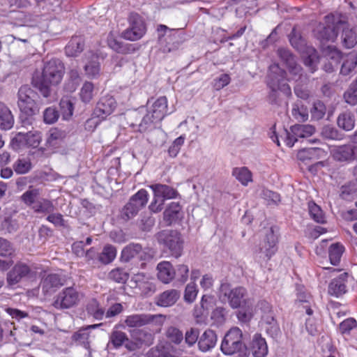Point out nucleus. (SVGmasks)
Wrapping results in <instances>:
<instances>
[{"label": "nucleus", "mask_w": 357, "mask_h": 357, "mask_svg": "<svg viewBox=\"0 0 357 357\" xmlns=\"http://www.w3.org/2000/svg\"><path fill=\"white\" fill-rule=\"evenodd\" d=\"M65 74L64 63L59 59H51L45 62L40 77L33 78V84L45 98L50 96V87L59 85Z\"/></svg>", "instance_id": "f257e3e1"}, {"label": "nucleus", "mask_w": 357, "mask_h": 357, "mask_svg": "<svg viewBox=\"0 0 357 357\" xmlns=\"http://www.w3.org/2000/svg\"><path fill=\"white\" fill-rule=\"evenodd\" d=\"M153 257V249L144 248L139 243H130L122 249L119 259L122 263H132L135 267L144 269Z\"/></svg>", "instance_id": "f03ea898"}, {"label": "nucleus", "mask_w": 357, "mask_h": 357, "mask_svg": "<svg viewBox=\"0 0 357 357\" xmlns=\"http://www.w3.org/2000/svg\"><path fill=\"white\" fill-rule=\"evenodd\" d=\"M325 25L319 24L316 36L321 41H334L338 32L343 27L344 20L340 15L330 14L325 17Z\"/></svg>", "instance_id": "7ed1b4c3"}, {"label": "nucleus", "mask_w": 357, "mask_h": 357, "mask_svg": "<svg viewBox=\"0 0 357 357\" xmlns=\"http://www.w3.org/2000/svg\"><path fill=\"white\" fill-rule=\"evenodd\" d=\"M165 317L162 314H133L126 317L124 323L129 328H140L152 325L155 326L153 333H158L164 323Z\"/></svg>", "instance_id": "20e7f679"}, {"label": "nucleus", "mask_w": 357, "mask_h": 357, "mask_svg": "<svg viewBox=\"0 0 357 357\" xmlns=\"http://www.w3.org/2000/svg\"><path fill=\"white\" fill-rule=\"evenodd\" d=\"M37 93L28 85L22 86L18 91V107L21 112L27 116L38 113L39 108L36 102Z\"/></svg>", "instance_id": "39448f33"}, {"label": "nucleus", "mask_w": 357, "mask_h": 357, "mask_svg": "<svg viewBox=\"0 0 357 357\" xmlns=\"http://www.w3.org/2000/svg\"><path fill=\"white\" fill-rule=\"evenodd\" d=\"M167 106L168 101L167 97H159L143 117L140 126H144L146 128L160 122L168 114Z\"/></svg>", "instance_id": "423d86ee"}, {"label": "nucleus", "mask_w": 357, "mask_h": 357, "mask_svg": "<svg viewBox=\"0 0 357 357\" xmlns=\"http://www.w3.org/2000/svg\"><path fill=\"white\" fill-rule=\"evenodd\" d=\"M129 26L121 33V38L130 41L141 39L146 32V24L142 16L131 13L128 18Z\"/></svg>", "instance_id": "0eeeda50"}, {"label": "nucleus", "mask_w": 357, "mask_h": 357, "mask_svg": "<svg viewBox=\"0 0 357 357\" xmlns=\"http://www.w3.org/2000/svg\"><path fill=\"white\" fill-rule=\"evenodd\" d=\"M158 241L168 249L172 256L178 258L182 255L183 241L177 231H164L160 233Z\"/></svg>", "instance_id": "6e6552de"}, {"label": "nucleus", "mask_w": 357, "mask_h": 357, "mask_svg": "<svg viewBox=\"0 0 357 357\" xmlns=\"http://www.w3.org/2000/svg\"><path fill=\"white\" fill-rule=\"evenodd\" d=\"M243 333L241 329L237 327L231 328L225 335L220 349L225 355H233L240 351L243 347Z\"/></svg>", "instance_id": "1a4fd4ad"}, {"label": "nucleus", "mask_w": 357, "mask_h": 357, "mask_svg": "<svg viewBox=\"0 0 357 357\" xmlns=\"http://www.w3.org/2000/svg\"><path fill=\"white\" fill-rule=\"evenodd\" d=\"M79 300L80 294L76 289L66 287L57 295L53 305L56 309H68L77 305Z\"/></svg>", "instance_id": "9d476101"}, {"label": "nucleus", "mask_w": 357, "mask_h": 357, "mask_svg": "<svg viewBox=\"0 0 357 357\" xmlns=\"http://www.w3.org/2000/svg\"><path fill=\"white\" fill-rule=\"evenodd\" d=\"M31 273V268L27 264L17 261L7 273L6 280L9 285H15L23 279L29 278Z\"/></svg>", "instance_id": "9b49d317"}, {"label": "nucleus", "mask_w": 357, "mask_h": 357, "mask_svg": "<svg viewBox=\"0 0 357 357\" xmlns=\"http://www.w3.org/2000/svg\"><path fill=\"white\" fill-rule=\"evenodd\" d=\"M278 54L283 63L287 67L289 73L293 76L291 79L301 78L302 68L297 64L294 56L286 49H279Z\"/></svg>", "instance_id": "f8f14e48"}, {"label": "nucleus", "mask_w": 357, "mask_h": 357, "mask_svg": "<svg viewBox=\"0 0 357 357\" xmlns=\"http://www.w3.org/2000/svg\"><path fill=\"white\" fill-rule=\"evenodd\" d=\"M107 43L108 47L113 51L121 54H132L139 50V47H137L133 44L125 43L119 40L113 31H110L108 33Z\"/></svg>", "instance_id": "ddd939ff"}, {"label": "nucleus", "mask_w": 357, "mask_h": 357, "mask_svg": "<svg viewBox=\"0 0 357 357\" xmlns=\"http://www.w3.org/2000/svg\"><path fill=\"white\" fill-rule=\"evenodd\" d=\"M107 43L108 47L113 51L121 54H132L139 50V47H137L133 44L125 43L119 40L113 31H110L108 33Z\"/></svg>", "instance_id": "4468645a"}, {"label": "nucleus", "mask_w": 357, "mask_h": 357, "mask_svg": "<svg viewBox=\"0 0 357 357\" xmlns=\"http://www.w3.org/2000/svg\"><path fill=\"white\" fill-rule=\"evenodd\" d=\"M349 274L344 272L331 280L328 285L330 295L340 297L347 291Z\"/></svg>", "instance_id": "2eb2a0df"}, {"label": "nucleus", "mask_w": 357, "mask_h": 357, "mask_svg": "<svg viewBox=\"0 0 357 357\" xmlns=\"http://www.w3.org/2000/svg\"><path fill=\"white\" fill-rule=\"evenodd\" d=\"M221 290L224 292V295L227 297L229 303L232 308L240 307L246 294V289L242 287L229 289L228 285L225 284L222 286Z\"/></svg>", "instance_id": "dca6fc26"}, {"label": "nucleus", "mask_w": 357, "mask_h": 357, "mask_svg": "<svg viewBox=\"0 0 357 357\" xmlns=\"http://www.w3.org/2000/svg\"><path fill=\"white\" fill-rule=\"evenodd\" d=\"M116 105V101L112 96H103L97 103L95 114L98 118L105 119L115 110Z\"/></svg>", "instance_id": "f3484780"}, {"label": "nucleus", "mask_w": 357, "mask_h": 357, "mask_svg": "<svg viewBox=\"0 0 357 357\" xmlns=\"http://www.w3.org/2000/svg\"><path fill=\"white\" fill-rule=\"evenodd\" d=\"M156 270L158 279L164 284H169L176 278V270L169 261L158 263Z\"/></svg>", "instance_id": "a211bd4d"}, {"label": "nucleus", "mask_w": 357, "mask_h": 357, "mask_svg": "<svg viewBox=\"0 0 357 357\" xmlns=\"http://www.w3.org/2000/svg\"><path fill=\"white\" fill-rule=\"evenodd\" d=\"M149 188L152 190L154 196L161 197V200H164V202L166 199H175L179 196L178 192L175 188L165 184L155 183L149 185Z\"/></svg>", "instance_id": "6ab92c4d"}, {"label": "nucleus", "mask_w": 357, "mask_h": 357, "mask_svg": "<svg viewBox=\"0 0 357 357\" xmlns=\"http://www.w3.org/2000/svg\"><path fill=\"white\" fill-rule=\"evenodd\" d=\"M327 152L323 149L317 147L305 148L300 150L297 153V158L303 162L314 161L324 158Z\"/></svg>", "instance_id": "aec40b11"}, {"label": "nucleus", "mask_w": 357, "mask_h": 357, "mask_svg": "<svg viewBox=\"0 0 357 357\" xmlns=\"http://www.w3.org/2000/svg\"><path fill=\"white\" fill-rule=\"evenodd\" d=\"M218 340L215 332L211 329L206 330L199 337L198 347L202 351H210L216 345Z\"/></svg>", "instance_id": "412c9836"}, {"label": "nucleus", "mask_w": 357, "mask_h": 357, "mask_svg": "<svg viewBox=\"0 0 357 357\" xmlns=\"http://www.w3.org/2000/svg\"><path fill=\"white\" fill-rule=\"evenodd\" d=\"M181 216L182 206L179 202H171L163 212V220L167 225L176 222Z\"/></svg>", "instance_id": "4be33fe9"}, {"label": "nucleus", "mask_w": 357, "mask_h": 357, "mask_svg": "<svg viewBox=\"0 0 357 357\" xmlns=\"http://www.w3.org/2000/svg\"><path fill=\"white\" fill-rule=\"evenodd\" d=\"M179 297V291L174 289H168L157 297L155 304L161 307H170L176 303Z\"/></svg>", "instance_id": "5701e85b"}, {"label": "nucleus", "mask_w": 357, "mask_h": 357, "mask_svg": "<svg viewBox=\"0 0 357 357\" xmlns=\"http://www.w3.org/2000/svg\"><path fill=\"white\" fill-rule=\"evenodd\" d=\"M250 349L255 357H265L268 353V345L266 339L260 334L256 333L252 338Z\"/></svg>", "instance_id": "b1692460"}, {"label": "nucleus", "mask_w": 357, "mask_h": 357, "mask_svg": "<svg viewBox=\"0 0 357 357\" xmlns=\"http://www.w3.org/2000/svg\"><path fill=\"white\" fill-rule=\"evenodd\" d=\"M89 337L90 332L86 331V328L82 327L72 335L71 339L89 351L88 357H92Z\"/></svg>", "instance_id": "393cba45"}, {"label": "nucleus", "mask_w": 357, "mask_h": 357, "mask_svg": "<svg viewBox=\"0 0 357 357\" xmlns=\"http://www.w3.org/2000/svg\"><path fill=\"white\" fill-rule=\"evenodd\" d=\"M90 60L84 66V71L86 76L93 79L98 77L100 74V63L99 56L97 54L91 52Z\"/></svg>", "instance_id": "a878e982"}, {"label": "nucleus", "mask_w": 357, "mask_h": 357, "mask_svg": "<svg viewBox=\"0 0 357 357\" xmlns=\"http://www.w3.org/2000/svg\"><path fill=\"white\" fill-rule=\"evenodd\" d=\"M14 125V117L10 109L3 103L0 102V129L8 130Z\"/></svg>", "instance_id": "bb28decb"}, {"label": "nucleus", "mask_w": 357, "mask_h": 357, "mask_svg": "<svg viewBox=\"0 0 357 357\" xmlns=\"http://www.w3.org/2000/svg\"><path fill=\"white\" fill-rule=\"evenodd\" d=\"M84 47V40L81 36H73L65 47V52L68 56H77L80 54Z\"/></svg>", "instance_id": "cd10ccee"}, {"label": "nucleus", "mask_w": 357, "mask_h": 357, "mask_svg": "<svg viewBox=\"0 0 357 357\" xmlns=\"http://www.w3.org/2000/svg\"><path fill=\"white\" fill-rule=\"evenodd\" d=\"M333 156L337 161H351L354 159V150L351 145H343L333 151Z\"/></svg>", "instance_id": "c85d7f7f"}, {"label": "nucleus", "mask_w": 357, "mask_h": 357, "mask_svg": "<svg viewBox=\"0 0 357 357\" xmlns=\"http://www.w3.org/2000/svg\"><path fill=\"white\" fill-rule=\"evenodd\" d=\"M344 251L345 248L341 243H332L328 250L331 264L333 266H337Z\"/></svg>", "instance_id": "c756f323"}, {"label": "nucleus", "mask_w": 357, "mask_h": 357, "mask_svg": "<svg viewBox=\"0 0 357 357\" xmlns=\"http://www.w3.org/2000/svg\"><path fill=\"white\" fill-rule=\"evenodd\" d=\"M347 23L344 20V24L342 29V39L343 45L347 48H352L357 44V30L356 29L346 28Z\"/></svg>", "instance_id": "7c9ffc66"}, {"label": "nucleus", "mask_w": 357, "mask_h": 357, "mask_svg": "<svg viewBox=\"0 0 357 357\" xmlns=\"http://www.w3.org/2000/svg\"><path fill=\"white\" fill-rule=\"evenodd\" d=\"M357 65V52H351L347 54L342 64L340 73L343 75H349Z\"/></svg>", "instance_id": "2f4dec72"}, {"label": "nucleus", "mask_w": 357, "mask_h": 357, "mask_svg": "<svg viewBox=\"0 0 357 357\" xmlns=\"http://www.w3.org/2000/svg\"><path fill=\"white\" fill-rule=\"evenodd\" d=\"M355 116L351 112L340 114L337 118V126L347 131L351 130L355 126Z\"/></svg>", "instance_id": "473e14b6"}, {"label": "nucleus", "mask_w": 357, "mask_h": 357, "mask_svg": "<svg viewBox=\"0 0 357 357\" xmlns=\"http://www.w3.org/2000/svg\"><path fill=\"white\" fill-rule=\"evenodd\" d=\"M132 338L140 345L151 344L153 342V334L144 329H134L130 331Z\"/></svg>", "instance_id": "72a5a7b5"}, {"label": "nucleus", "mask_w": 357, "mask_h": 357, "mask_svg": "<svg viewBox=\"0 0 357 357\" xmlns=\"http://www.w3.org/2000/svg\"><path fill=\"white\" fill-rule=\"evenodd\" d=\"M232 175L244 186L252 181V174L246 167L234 168Z\"/></svg>", "instance_id": "f704fd0d"}, {"label": "nucleus", "mask_w": 357, "mask_h": 357, "mask_svg": "<svg viewBox=\"0 0 357 357\" xmlns=\"http://www.w3.org/2000/svg\"><path fill=\"white\" fill-rule=\"evenodd\" d=\"M119 326L116 325L112 330L110 336L109 342L115 349H118L123 346L126 342H128V337L125 332L119 331Z\"/></svg>", "instance_id": "c9c22d12"}, {"label": "nucleus", "mask_w": 357, "mask_h": 357, "mask_svg": "<svg viewBox=\"0 0 357 357\" xmlns=\"http://www.w3.org/2000/svg\"><path fill=\"white\" fill-rule=\"evenodd\" d=\"M130 277L129 273L124 268L116 267L112 269L108 273L109 280L119 284H126Z\"/></svg>", "instance_id": "e433bc0d"}, {"label": "nucleus", "mask_w": 357, "mask_h": 357, "mask_svg": "<svg viewBox=\"0 0 357 357\" xmlns=\"http://www.w3.org/2000/svg\"><path fill=\"white\" fill-rule=\"evenodd\" d=\"M66 137L65 132L58 128H52L50 129L45 142L47 147L55 146L59 141H61Z\"/></svg>", "instance_id": "4c0bfd02"}, {"label": "nucleus", "mask_w": 357, "mask_h": 357, "mask_svg": "<svg viewBox=\"0 0 357 357\" xmlns=\"http://www.w3.org/2000/svg\"><path fill=\"white\" fill-rule=\"evenodd\" d=\"M54 209L52 202L45 198L38 199L32 206V210L36 213L47 214L54 212Z\"/></svg>", "instance_id": "58836bf2"}, {"label": "nucleus", "mask_w": 357, "mask_h": 357, "mask_svg": "<svg viewBox=\"0 0 357 357\" xmlns=\"http://www.w3.org/2000/svg\"><path fill=\"white\" fill-rule=\"evenodd\" d=\"M116 248L110 244L104 246L102 251L98 256V260L103 264H109L112 263L116 257Z\"/></svg>", "instance_id": "ea45409f"}, {"label": "nucleus", "mask_w": 357, "mask_h": 357, "mask_svg": "<svg viewBox=\"0 0 357 357\" xmlns=\"http://www.w3.org/2000/svg\"><path fill=\"white\" fill-rule=\"evenodd\" d=\"M149 198V192L145 189L139 190L135 194L130 197V202L142 210L147 204Z\"/></svg>", "instance_id": "a19ab883"}, {"label": "nucleus", "mask_w": 357, "mask_h": 357, "mask_svg": "<svg viewBox=\"0 0 357 357\" xmlns=\"http://www.w3.org/2000/svg\"><path fill=\"white\" fill-rule=\"evenodd\" d=\"M291 130L298 139L299 138H305L312 135L315 132V128L311 125L296 124L291 127Z\"/></svg>", "instance_id": "79ce46f5"}, {"label": "nucleus", "mask_w": 357, "mask_h": 357, "mask_svg": "<svg viewBox=\"0 0 357 357\" xmlns=\"http://www.w3.org/2000/svg\"><path fill=\"white\" fill-rule=\"evenodd\" d=\"M140 210L134 205L132 202L128 203L121 208L119 213V218L122 220L127 222L135 217Z\"/></svg>", "instance_id": "37998d69"}, {"label": "nucleus", "mask_w": 357, "mask_h": 357, "mask_svg": "<svg viewBox=\"0 0 357 357\" xmlns=\"http://www.w3.org/2000/svg\"><path fill=\"white\" fill-rule=\"evenodd\" d=\"M308 210L311 218L317 223L324 224L326 222L324 213L321 207L314 202H308Z\"/></svg>", "instance_id": "c03bdc74"}, {"label": "nucleus", "mask_w": 357, "mask_h": 357, "mask_svg": "<svg viewBox=\"0 0 357 357\" xmlns=\"http://www.w3.org/2000/svg\"><path fill=\"white\" fill-rule=\"evenodd\" d=\"M60 112L64 120H68L73 114L74 104L68 98H63L59 102Z\"/></svg>", "instance_id": "a18cd8bd"}, {"label": "nucleus", "mask_w": 357, "mask_h": 357, "mask_svg": "<svg viewBox=\"0 0 357 357\" xmlns=\"http://www.w3.org/2000/svg\"><path fill=\"white\" fill-rule=\"evenodd\" d=\"M40 195V191L37 188H29L25 191L21 196V200L27 206L32 208Z\"/></svg>", "instance_id": "49530a36"}, {"label": "nucleus", "mask_w": 357, "mask_h": 357, "mask_svg": "<svg viewBox=\"0 0 357 357\" xmlns=\"http://www.w3.org/2000/svg\"><path fill=\"white\" fill-rule=\"evenodd\" d=\"M324 55L327 60L333 62L336 66H338L342 59V52L334 46H328L324 50Z\"/></svg>", "instance_id": "de8ad7c7"}, {"label": "nucleus", "mask_w": 357, "mask_h": 357, "mask_svg": "<svg viewBox=\"0 0 357 357\" xmlns=\"http://www.w3.org/2000/svg\"><path fill=\"white\" fill-rule=\"evenodd\" d=\"M94 85L91 82H85L81 88L79 96L82 102H89L93 97Z\"/></svg>", "instance_id": "09e8293b"}, {"label": "nucleus", "mask_w": 357, "mask_h": 357, "mask_svg": "<svg viewBox=\"0 0 357 357\" xmlns=\"http://www.w3.org/2000/svg\"><path fill=\"white\" fill-rule=\"evenodd\" d=\"M236 2V11L239 14H246L257 6V0H234Z\"/></svg>", "instance_id": "8fccbe9b"}, {"label": "nucleus", "mask_w": 357, "mask_h": 357, "mask_svg": "<svg viewBox=\"0 0 357 357\" xmlns=\"http://www.w3.org/2000/svg\"><path fill=\"white\" fill-rule=\"evenodd\" d=\"M280 229L276 226L269 228V254H274L277 250V244L279 242Z\"/></svg>", "instance_id": "3c124183"}, {"label": "nucleus", "mask_w": 357, "mask_h": 357, "mask_svg": "<svg viewBox=\"0 0 357 357\" xmlns=\"http://www.w3.org/2000/svg\"><path fill=\"white\" fill-rule=\"evenodd\" d=\"M13 169L17 174H24L31 169V162L27 158H19L13 164Z\"/></svg>", "instance_id": "603ef678"}, {"label": "nucleus", "mask_w": 357, "mask_h": 357, "mask_svg": "<svg viewBox=\"0 0 357 357\" xmlns=\"http://www.w3.org/2000/svg\"><path fill=\"white\" fill-rule=\"evenodd\" d=\"M86 310L95 319L102 320L105 316V310L96 300L87 305Z\"/></svg>", "instance_id": "864d4df0"}, {"label": "nucleus", "mask_w": 357, "mask_h": 357, "mask_svg": "<svg viewBox=\"0 0 357 357\" xmlns=\"http://www.w3.org/2000/svg\"><path fill=\"white\" fill-rule=\"evenodd\" d=\"M167 338L172 343L179 344L183 340V334L181 331L174 326L169 327L166 331Z\"/></svg>", "instance_id": "5fc2aeb1"}, {"label": "nucleus", "mask_w": 357, "mask_h": 357, "mask_svg": "<svg viewBox=\"0 0 357 357\" xmlns=\"http://www.w3.org/2000/svg\"><path fill=\"white\" fill-rule=\"evenodd\" d=\"M26 147L36 148L42 141V134L39 131L28 132L26 133Z\"/></svg>", "instance_id": "6e6d98bb"}, {"label": "nucleus", "mask_w": 357, "mask_h": 357, "mask_svg": "<svg viewBox=\"0 0 357 357\" xmlns=\"http://www.w3.org/2000/svg\"><path fill=\"white\" fill-rule=\"evenodd\" d=\"M293 116L298 121H305L308 119V111L306 107L296 104L292 109Z\"/></svg>", "instance_id": "4d7b16f0"}, {"label": "nucleus", "mask_w": 357, "mask_h": 357, "mask_svg": "<svg viewBox=\"0 0 357 357\" xmlns=\"http://www.w3.org/2000/svg\"><path fill=\"white\" fill-rule=\"evenodd\" d=\"M356 328H357L356 319L348 318L340 324L339 330L342 335H349L351 331Z\"/></svg>", "instance_id": "13d9d810"}, {"label": "nucleus", "mask_w": 357, "mask_h": 357, "mask_svg": "<svg viewBox=\"0 0 357 357\" xmlns=\"http://www.w3.org/2000/svg\"><path fill=\"white\" fill-rule=\"evenodd\" d=\"M198 290L195 282L187 284L184 292V300L188 303H192L197 298Z\"/></svg>", "instance_id": "bf43d9fd"}, {"label": "nucleus", "mask_w": 357, "mask_h": 357, "mask_svg": "<svg viewBox=\"0 0 357 357\" xmlns=\"http://www.w3.org/2000/svg\"><path fill=\"white\" fill-rule=\"evenodd\" d=\"M59 112L56 108L49 107L43 112V121L47 124H52L59 119Z\"/></svg>", "instance_id": "052dcab7"}, {"label": "nucleus", "mask_w": 357, "mask_h": 357, "mask_svg": "<svg viewBox=\"0 0 357 357\" xmlns=\"http://www.w3.org/2000/svg\"><path fill=\"white\" fill-rule=\"evenodd\" d=\"M189 276V268L185 264H179L176 267V280L184 284L188 279Z\"/></svg>", "instance_id": "680f3d73"}, {"label": "nucleus", "mask_w": 357, "mask_h": 357, "mask_svg": "<svg viewBox=\"0 0 357 357\" xmlns=\"http://www.w3.org/2000/svg\"><path fill=\"white\" fill-rule=\"evenodd\" d=\"M185 142V137L181 135L172 142L168 149V153L170 157L175 158L179 153L181 146L183 145Z\"/></svg>", "instance_id": "e2e57ef3"}, {"label": "nucleus", "mask_w": 357, "mask_h": 357, "mask_svg": "<svg viewBox=\"0 0 357 357\" xmlns=\"http://www.w3.org/2000/svg\"><path fill=\"white\" fill-rule=\"evenodd\" d=\"M326 106L320 100L314 102L313 107L311 109L312 116L316 119H320L324 117L326 114Z\"/></svg>", "instance_id": "0e129e2a"}, {"label": "nucleus", "mask_w": 357, "mask_h": 357, "mask_svg": "<svg viewBox=\"0 0 357 357\" xmlns=\"http://www.w3.org/2000/svg\"><path fill=\"white\" fill-rule=\"evenodd\" d=\"M231 82V77L229 74L224 73L220 75V77L214 79L213 82V87L216 91H220L224 87L227 86Z\"/></svg>", "instance_id": "69168bd1"}, {"label": "nucleus", "mask_w": 357, "mask_h": 357, "mask_svg": "<svg viewBox=\"0 0 357 357\" xmlns=\"http://www.w3.org/2000/svg\"><path fill=\"white\" fill-rule=\"evenodd\" d=\"M26 133L18 132L12 139L10 145L14 149H20L24 147H26Z\"/></svg>", "instance_id": "338daca9"}, {"label": "nucleus", "mask_w": 357, "mask_h": 357, "mask_svg": "<svg viewBox=\"0 0 357 357\" xmlns=\"http://www.w3.org/2000/svg\"><path fill=\"white\" fill-rule=\"evenodd\" d=\"M318 63L319 56L317 55V52L314 50L311 54L308 55L304 59V63L307 67L309 68L311 73L316 71Z\"/></svg>", "instance_id": "774afa93"}]
</instances>
